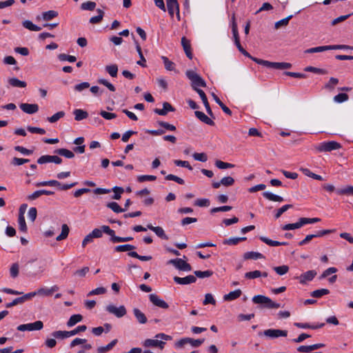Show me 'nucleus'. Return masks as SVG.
<instances>
[{
	"label": "nucleus",
	"mask_w": 353,
	"mask_h": 353,
	"mask_svg": "<svg viewBox=\"0 0 353 353\" xmlns=\"http://www.w3.org/2000/svg\"><path fill=\"white\" fill-rule=\"evenodd\" d=\"M170 339V336L163 333H159L155 336V339H148L145 340L143 342V345L146 347H159L161 350H162L165 345V342L163 341V340L168 341Z\"/></svg>",
	"instance_id": "obj_1"
},
{
	"label": "nucleus",
	"mask_w": 353,
	"mask_h": 353,
	"mask_svg": "<svg viewBox=\"0 0 353 353\" xmlns=\"http://www.w3.org/2000/svg\"><path fill=\"white\" fill-rule=\"evenodd\" d=\"M204 339H194L192 338H183L174 343V347L176 349H185L186 345H190L192 347H198L204 342Z\"/></svg>",
	"instance_id": "obj_2"
},
{
	"label": "nucleus",
	"mask_w": 353,
	"mask_h": 353,
	"mask_svg": "<svg viewBox=\"0 0 353 353\" xmlns=\"http://www.w3.org/2000/svg\"><path fill=\"white\" fill-rule=\"evenodd\" d=\"M77 184V182H74L70 184H64L62 185L59 181L57 180H50V181H44L37 182L34 183L36 187H42V186H55L59 188L61 190H67L73 187H74Z\"/></svg>",
	"instance_id": "obj_3"
},
{
	"label": "nucleus",
	"mask_w": 353,
	"mask_h": 353,
	"mask_svg": "<svg viewBox=\"0 0 353 353\" xmlns=\"http://www.w3.org/2000/svg\"><path fill=\"white\" fill-rule=\"evenodd\" d=\"M341 148V144L334 141L321 142L314 146L315 150L319 152H331Z\"/></svg>",
	"instance_id": "obj_4"
},
{
	"label": "nucleus",
	"mask_w": 353,
	"mask_h": 353,
	"mask_svg": "<svg viewBox=\"0 0 353 353\" xmlns=\"http://www.w3.org/2000/svg\"><path fill=\"white\" fill-rule=\"evenodd\" d=\"M252 301L255 304L264 305L265 307L269 309L279 308L281 307L279 303L274 302L271 299L264 295H256L252 297Z\"/></svg>",
	"instance_id": "obj_5"
},
{
	"label": "nucleus",
	"mask_w": 353,
	"mask_h": 353,
	"mask_svg": "<svg viewBox=\"0 0 353 353\" xmlns=\"http://www.w3.org/2000/svg\"><path fill=\"white\" fill-rule=\"evenodd\" d=\"M186 77L191 81L192 88L196 90L198 87H205L206 83L201 77L193 70H187Z\"/></svg>",
	"instance_id": "obj_6"
},
{
	"label": "nucleus",
	"mask_w": 353,
	"mask_h": 353,
	"mask_svg": "<svg viewBox=\"0 0 353 353\" xmlns=\"http://www.w3.org/2000/svg\"><path fill=\"white\" fill-rule=\"evenodd\" d=\"M104 233L110 236V241L112 243L128 242L133 240L132 236L120 237L115 235V232L108 225L102 226Z\"/></svg>",
	"instance_id": "obj_7"
},
{
	"label": "nucleus",
	"mask_w": 353,
	"mask_h": 353,
	"mask_svg": "<svg viewBox=\"0 0 353 353\" xmlns=\"http://www.w3.org/2000/svg\"><path fill=\"white\" fill-rule=\"evenodd\" d=\"M43 327V323L41 321H37L34 323L19 325L17 329L21 332L39 331Z\"/></svg>",
	"instance_id": "obj_8"
},
{
	"label": "nucleus",
	"mask_w": 353,
	"mask_h": 353,
	"mask_svg": "<svg viewBox=\"0 0 353 353\" xmlns=\"http://www.w3.org/2000/svg\"><path fill=\"white\" fill-rule=\"evenodd\" d=\"M168 264L173 265L176 269L181 271L190 272L192 270L191 265L182 259H170Z\"/></svg>",
	"instance_id": "obj_9"
},
{
	"label": "nucleus",
	"mask_w": 353,
	"mask_h": 353,
	"mask_svg": "<svg viewBox=\"0 0 353 353\" xmlns=\"http://www.w3.org/2000/svg\"><path fill=\"white\" fill-rule=\"evenodd\" d=\"M105 310L108 312L114 314L117 318H121L127 313L126 308L124 305H121L117 307L112 304H110L106 306Z\"/></svg>",
	"instance_id": "obj_10"
},
{
	"label": "nucleus",
	"mask_w": 353,
	"mask_h": 353,
	"mask_svg": "<svg viewBox=\"0 0 353 353\" xmlns=\"http://www.w3.org/2000/svg\"><path fill=\"white\" fill-rule=\"evenodd\" d=\"M263 335L270 339H276L281 336L285 337L288 335V331L278 329H268L263 331Z\"/></svg>",
	"instance_id": "obj_11"
},
{
	"label": "nucleus",
	"mask_w": 353,
	"mask_h": 353,
	"mask_svg": "<svg viewBox=\"0 0 353 353\" xmlns=\"http://www.w3.org/2000/svg\"><path fill=\"white\" fill-rule=\"evenodd\" d=\"M37 163L43 164L47 163H54L56 164H61L62 159L58 156L43 155L37 159Z\"/></svg>",
	"instance_id": "obj_12"
},
{
	"label": "nucleus",
	"mask_w": 353,
	"mask_h": 353,
	"mask_svg": "<svg viewBox=\"0 0 353 353\" xmlns=\"http://www.w3.org/2000/svg\"><path fill=\"white\" fill-rule=\"evenodd\" d=\"M149 299L153 305L159 307L168 309L169 307L168 304L163 299H160V297L156 294H150L149 295Z\"/></svg>",
	"instance_id": "obj_13"
},
{
	"label": "nucleus",
	"mask_w": 353,
	"mask_h": 353,
	"mask_svg": "<svg viewBox=\"0 0 353 353\" xmlns=\"http://www.w3.org/2000/svg\"><path fill=\"white\" fill-rule=\"evenodd\" d=\"M316 274L315 270H309L301 274L297 277V279H299L300 283L305 284L307 282L312 281Z\"/></svg>",
	"instance_id": "obj_14"
},
{
	"label": "nucleus",
	"mask_w": 353,
	"mask_h": 353,
	"mask_svg": "<svg viewBox=\"0 0 353 353\" xmlns=\"http://www.w3.org/2000/svg\"><path fill=\"white\" fill-rule=\"evenodd\" d=\"M173 279L175 283L179 285H188L194 283L196 281V278L194 275H188L183 278L174 276Z\"/></svg>",
	"instance_id": "obj_15"
},
{
	"label": "nucleus",
	"mask_w": 353,
	"mask_h": 353,
	"mask_svg": "<svg viewBox=\"0 0 353 353\" xmlns=\"http://www.w3.org/2000/svg\"><path fill=\"white\" fill-rule=\"evenodd\" d=\"M19 107L25 113L30 114H34L39 110V105L36 103H21Z\"/></svg>",
	"instance_id": "obj_16"
},
{
	"label": "nucleus",
	"mask_w": 353,
	"mask_h": 353,
	"mask_svg": "<svg viewBox=\"0 0 353 353\" xmlns=\"http://www.w3.org/2000/svg\"><path fill=\"white\" fill-rule=\"evenodd\" d=\"M167 8L169 14L172 17L175 11L179 19V8L177 0H167Z\"/></svg>",
	"instance_id": "obj_17"
},
{
	"label": "nucleus",
	"mask_w": 353,
	"mask_h": 353,
	"mask_svg": "<svg viewBox=\"0 0 353 353\" xmlns=\"http://www.w3.org/2000/svg\"><path fill=\"white\" fill-rule=\"evenodd\" d=\"M59 290V288L58 285H54L52 286L50 288H41L38 289L37 292V294L39 296H49L52 294L53 292H57Z\"/></svg>",
	"instance_id": "obj_18"
},
{
	"label": "nucleus",
	"mask_w": 353,
	"mask_h": 353,
	"mask_svg": "<svg viewBox=\"0 0 353 353\" xmlns=\"http://www.w3.org/2000/svg\"><path fill=\"white\" fill-rule=\"evenodd\" d=\"M174 110L175 109L170 103L164 102L163 103L162 109L156 108L154 110V112L159 115L165 116L168 113V112H174Z\"/></svg>",
	"instance_id": "obj_19"
},
{
	"label": "nucleus",
	"mask_w": 353,
	"mask_h": 353,
	"mask_svg": "<svg viewBox=\"0 0 353 353\" xmlns=\"http://www.w3.org/2000/svg\"><path fill=\"white\" fill-rule=\"evenodd\" d=\"M54 192L47 190H39L34 192L32 194H29L27 196V199L29 201H33L38 199L41 195H53Z\"/></svg>",
	"instance_id": "obj_20"
},
{
	"label": "nucleus",
	"mask_w": 353,
	"mask_h": 353,
	"mask_svg": "<svg viewBox=\"0 0 353 353\" xmlns=\"http://www.w3.org/2000/svg\"><path fill=\"white\" fill-rule=\"evenodd\" d=\"M325 347L324 343H316L310 345H301L297 348L299 352H309Z\"/></svg>",
	"instance_id": "obj_21"
},
{
	"label": "nucleus",
	"mask_w": 353,
	"mask_h": 353,
	"mask_svg": "<svg viewBox=\"0 0 353 353\" xmlns=\"http://www.w3.org/2000/svg\"><path fill=\"white\" fill-rule=\"evenodd\" d=\"M147 228L153 231L157 236L161 239L168 240V236L165 234L164 230L159 226L154 227L152 224H148Z\"/></svg>",
	"instance_id": "obj_22"
},
{
	"label": "nucleus",
	"mask_w": 353,
	"mask_h": 353,
	"mask_svg": "<svg viewBox=\"0 0 353 353\" xmlns=\"http://www.w3.org/2000/svg\"><path fill=\"white\" fill-rule=\"evenodd\" d=\"M194 114L196 117L199 119L203 123L213 126L214 125V122L212 119H210L209 117H208L205 113L201 111H195Z\"/></svg>",
	"instance_id": "obj_23"
},
{
	"label": "nucleus",
	"mask_w": 353,
	"mask_h": 353,
	"mask_svg": "<svg viewBox=\"0 0 353 353\" xmlns=\"http://www.w3.org/2000/svg\"><path fill=\"white\" fill-rule=\"evenodd\" d=\"M181 45L183 46V48L185 51L186 56L191 59L192 58V53L191 52V46L190 41L188 40L185 37H183L181 38Z\"/></svg>",
	"instance_id": "obj_24"
},
{
	"label": "nucleus",
	"mask_w": 353,
	"mask_h": 353,
	"mask_svg": "<svg viewBox=\"0 0 353 353\" xmlns=\"http://www.w3.org/2000/svg\"><path fill=\"white\" fill-rule=\"evenodd\" d=\"M242 294V291L240 289L235 290L234 291L230 292V293L223 296V300L225 301H234Z\"/></svg>",
	"instance_id": "obj_25"
},
{
	"label": "nucleus",
	"mask_w": 353,
	"mask_h": 353,
	"mask_svg": "<svg viewBox=\"0 0 353 353\" xmlns=\"http://www.w3.org/2000/svg\"><path fill=\"white\" fill-rule=\"evenodd\" d=\"M133 314L137 321L141 324H145L147 323L148 319L145 315L138 308L133 309Z\"/></svg>",
	"instance_id": "obj_26"
},
{
	"label": "nucleus",
	"mask_w": 353,
	"mask_h": 353,
	"mask_svg": "<svg viewBox=\"0 0 353 353\" xmlns=\"http://www.w3.org/2000/svg\"><path fill=\"white\" fill-rule=\"evenodd\" d=\"M117 342V339H114L107 345L99 347L97 349V353H106L110 351L116 345Z\"/></svg>",
	"instance_id": "obj_27"
},
{
	"label": "nucleus",
	"mask_w": 353,
	"mask_h": 353,
	"mask_svg": "<svg viewBox=\"0 0 353 353\" xmlns=\"http://www.w3.org/2000/svg\"><path fill=\"white\" fill-rule=\"evenodd\" d=\"M243 258L245 260H248V259L257 260L259 259H264L265 256L260 252H248L244 254Z\"/></svg>",
	"instance_id": "obj_28"
},
{
	"label": "nucleus",
	"mask_w": 353,
	"mask_h": 353,
	"mask_svg": "<svg viewBox=\"0 0 353 353\" xmlns=\"http://www.w3.org/2000/svg\"><path fill=\"white\" fill-rule=\"evenodd\" d=\"M74 119L77 121L86 119L88 117V113L81 109H75L73 112Z\"/></svg>",
	"instance_id": "obj_29"
},
{
	"label": "nucleus",
	"mask_w": 353,
	"mask_h": 353,
	"mask_svg": "<svg viewBox=\"0 0 353 353\" xmlns=\"http://www.w3.org/2000/svg\"><path fill=\"white\" fill-rule=\"evenodd\" d=\"M8 83L11 86L14 88H26L27 85L26 81H21L15 77L9 79Z\"/></svg>",
	"instance_id": "obj_30"
},
{
	"label": "nucleus",
	"mask_w": 353,
	"mask_h": 353,
	"mask_svg": "<svg viewBox=\"0 0 353 353\" xmlns=\"http://www.w3.org/2000/svg\"><path fill=\"white\" fill-rule=\"evenodd\" d=\"M303 225V219H299V221L294 223H288L282 227L283 230H295L301 228Z\"/></svg>",
	"instance_id": "obj_31"
},
{
	"label": "nucleus",
	"mask_w": 353,
	"mask_h": 353,
	"mask_svg": "<svg viewBox=\"0 0 353 353\" xmlns=\"http://www.w3.org/2000/svg\"><path fill=\"white\" fill-rule=\"evenodd\" d=\"M260 239L263 242H264L265 243H266L267 245H268L270 246L286 245L288 244L287 242H280V241H273V240H271L265 236H261Z\"/></svg>",
	"instance_id": "obj_32"
},
{
	"label": "nucleus",
	"mask_w": 353,
	"mask_h": 353,
	"mask_svg": "<svg viewBox=\"0 0 353 353\" xmlns=\"http://www.w3.org/2000/svg\"><path fill=\"white\" fill-rule=\"evenodd\" d=\"M45 263L43 261H39L37 264V268L33 270V271L30 272V276H35L36 275L39 274H41L45 270Z\"/></svg>",
	"instance_id": "obj_33"
},
{
	"label": "nucleus",
	"mask_w": 353,
	"mask_h": 353,
	"mask_svg": "<svg viewBox=\"0 0 353 353\" xmlns=\"http://www.w3.org/2000/svg\"><path fill=\"white\" fill-rule=\"evenodd\" d=\"M263 196L265 199H267L270 201H272L282 202L284 201V199L282 196L276 195V194L269 192H264L263 193Z\"/></svg>",
	"instance_id": "obj_34"
},
{
	"label": "nucleus",
	"mask_w": 353,
	"mask_h": 353,
	"mask_svg": "<svg viewBox=\"0 0 353 353\" xmlns=\"http://www.w3.org/2000/svg\"><path fill=\"white\" fill-rule=\"evenodd\" d=\"M83 316L81 314H73L72 315L67 322V326L70 327L76 325L77 323L81 321Z\"/></svg>",
	"instance_id": "obj_35"
},
{
	"label": "nucleus",
	"mask_w": 353,
	"mask_h": 353,
	"mask_svg": "<svg viewBox=\"0 0 353 353\" xmlns=\"http://www.w3.org/2000/svg\"><path fill=\"white\" fill-rule=\"evenodd\" d=\"M23 26L31 31H40L41 30V28L34 24L32 21L29 20H25L22 22Z\"/></svg>",
	"instance_id": "obj_36"
},
{
	"label": "nucleus",
	"mask_w": 353,
	"mask_h": 353,
	"mask_svg": "<svg viewBox=\"0 0 353 353\" xmlns=\"http://www.w3.org/2000/svg\"><path fill=\"white\" fill-rule=\"evenodd\" d=\"M54 152L68 159H72L74 157L73 152L65 148L57 149Z\"/></svg>",
	"instance_id": "obj_37"
},
{
	"label": "nucleus",
	"mask_w": 353,
	"mask_h": 353,
	"mask_svg": "<svg viewBox=\"0 0 353 353\" xmlns=\"http://www.w3.org/2000/svg\"><path fill=\"white\" fill-rule=\"evenodd\" d=\"M51 335L57 339H64L70 337L69 331L58 330L52 332Z\"/></svg>",
	"instance_id": "obj_38"
},
{
	"label": "nucleus",
	"mask_w": 353,
	"mask_h": 353,
	"mask_svg": "<svg viewBox=\"0 0 353 353\" xmlns=\"http://www.w3.org/2000/svg\"><path fill=\"white\" fill-rule=\"evenodd\" d=\"M69 231V227L66 224H63L61 227V232L58 236H57L56 240L60 241L66 239L68 236Z\"/></svg>",
	"instance_id": "obj_39"
},
{
	"label": "nucleus",
	"mask_w": 353,
	"mask_h": 353,
	"mask_svg": "<svg viewBox=\"0 0 353 353\" xmlns=\"http://www.w3.org/2000/svg\"><path fill=\"white\" fill-rule=\"evenodd\" d=\"M161 59L164 63L165 68L168 71H174L175 70V63L168 59V57L165 56L161 57Z\"/></svg>",
	"instance_id": "obj_40"
},
{
	"label": "nucleus",
	"mask_w": 353,
	"mask_h": 353,
	"mask_svg": "<svg viewBox=\"0 0 353 353\" xmlns=\"http://www.w3.org/2000/svg\"><path fill=\"white\" fill-rule=\"evenodd\" d=\"M136 248L135 246L130 245V244H125V245H117L114 248V251L117 252H127V251H131L134 250Z\"/></svg>",
	"instance_id": "obj_41"
},
{
	"label": "nucleus",
	"mask_w": 353,
	"mask_h": 353,
	"mask_svg": "<svg viewBox=\"0 0 353 353\" xmlns=\"http://www.w3.org/2000/svg\"><path fill=\"white\" fill-rule=\"evenodd\" d=\"M330 46H318L307 49L305 53H316L330 50Z\"/></svg>",
	"instance_id": "obj_42"
},
{
	"label": "nucleus",
	"mask_w": 353,
	"mask_h": 353,
	"mask_svg": "<svg viewBox=\"0 0 353 353\" xmlns=\"http://www.w3.org/2000/svg\"><path fill=\"white\" fill-rule=\"evenodd\" d=\"M136 49H137V51L140 57V60L138 61L137 62V63L142 67H146V65H145L146 60L143 55V53L141 51V48L140 45L139 43H137V42H136Z\"/></svg>",
	"instance_id": "obj_43"
},
{
	"label": "nucleus",
	"mask_w": 353,
	"mask_h": 353,
	"mask_svg": "<svg viewBox=\"0 0 353 353\" xmlns=\"http://www.w3.org/2000/svg\"><path fill=\"white\" fill-rule=\"evenodd\" d=\"M336 192L339 195H353V186H347L343 188L337 189Z\"/></svg>",
	"instance_id": "obj_44"
},
{
	"label": "nucleus",
	"mask_w": 353,
	"mask_h": 353,
	"mask_svg": "<svg viewBox=\"0 0 353 353\" xmlns=\"http://www.w3.org/2000/svg\"><path fill=\"white\" fill-rule=\"evenodd\" d=\"M246 237H233L225 239L223 243L225 245H236L239 242L246 240Z\"/></svg>",
	"instance_id": "obj_45"
},
{
	"label": "nucleus",
	"mask_w": 353,
	"mask_h": 353,
	"mask_svg": "<svg viewBox=\"0 0 353 353\" xmlns=\"http://www.w3.org/2000/svg\"><path fill=\"white\" fill-rule=\"evenodd\" d=\"M58 16V12L54 10H48L42 13V18L44 21H50Z\"/></svg>",
	"instance_id": "obj_46"
},
{
	"label": "nucleus",
	"mask_w": 353,
	"mask_h": 353,
	"mask_svg": "<svg viewBox=\"0 0 353 353\" xmlns=\"http://www.w3.org/2000/svg\"><path fill=\"white\" fill-rule=\"evenodd\" d=\"M98 15L92 17L90 19V23L92 24H96L100 23L103 17L104 12L101 9H97Z\"/></svg>",
	"instance_id": "obj_47"
},
{
	"label": "nucleus",
	"mask_w": 353,
	"mask_h": 353,
	"mask_svg": "<svg viewBox=\"0 0 353 353\" xmlns=\"http://www.w3.org/2000/svg\"><path fill=\"white\" fill-rule=\"evenodd\" d=\"M302 171V172L309 176V177H311L314 179H316V180H319V181H323V178L321 176V175H319V174H314L313 172H312L309 169L307 168H301V170Z\"/></svg>",
	"instance_id": "obj_48"
},
{
	"label": "nucleus",
	"mask_w": 353,
	"mask_h": 353,
	"mask_svg": "<svg viewBox=\"0 0 353 353\" xmlns=\"http://www.w3.org/2000/svg\"><path fill=\"white\" fill-rule=\"evenodd\" d=\"M252 60H253L254 62L259 65H264L268 68H274V62H271L269 61H265L263 59H260L255 57H252Z\"/></svg>",
	"instance_id": "obj_49"
},
{
	"label": "nucleus",
	"mask_w": 353,
	"mask_h": 353,
	"mask_svg": "<svg viewBox=\"0 0 353 353\" xmlns=\"http://www.w3.org/2000/svg\"><path fill=\"white\" fill-rule=\"evenodd\" d=\"M105 70L111 77H116L118 72V66L116 64L106 65Z\"/></svg>",
	"instance_id": "obj_50"
},
{
	"label": "nucleus",
	"mask_w": 353,
	"mask_h": 353,
	"mask_svg": "<svg viewBox=\"0 0 353 353\" xmlns=\"http://www.w3.org/2000/svg\"><path fill=\"white\" fill-rule=\"evenodd\" d=\"M330 293V290L327 289H319L316 290L311 292V296L314 298H321V296L328 294Z\"/></svg>",
	"instance_id": "obj_51"
},
{
	"label": "nucleus",
	"mask_w": 353,
	"mask_h": 353,
	"mask_svg": "<svg viewBox=\"0 0 353 353\" xmlns=\"http://www.w3.org/2000/svg\"><path fill=\"white\" fill-rule=\"evenodd\" d=\"M107 207L111 209L113 212L116 213H121L125 211V209H123L120 207V205L116 202H110L107 204Z\"/></svg>",
	"instance_id": "obj_52"
},
{
	"label": "nucleus",
	"mask_w": 353,
	"mask_h": 353,
	"mask_svg": "<svg viewBox=\"0 0 353 353\" xmlns=\"http://www.w3.org/2000/svg\"><path fill=\"white\" fill-rule=\"evenodd\" d=\"M18 223H19V229L21 232H26L27 231V225L26 223L24 215L19 214Z\"/></svg>",
	"instance_id": "obj_53"
},
{
	"label": "nucleus",
	"mask_w": 353,
	"mask_h": 353,
	"mask_svg": "<svg viewBox=\"0 0 353 353\" xmlns=\"http://www.w3.org/2000/svg\"><path fill=\"white\" fill-rule=\"evenodd\" d=\"M194 275L200 279L208 278L211 276L213 274V272L211 270H205V271H200L196 270L194 271Z\"/></svg>",
	"instance_id": "obj_54"
},
{
	"label": "nucleus",
	"mask_w": 353,
	"mask_h": 353,
	"mask_svg": "<svg viewBox=\"0 0 353 353\" xmlns=\"http://www.w3.org/2000/svg\"><path fill=\"white\" fill-rule=\"evenodd\" d=\"M293 17V15H289L288 17L278 21L274 24V28L279 29L281 26H286L289 23V21Z\"/></svg>",
	"instance_id": "obj_55"
},
{
	"label": "nucleus",
	"mask_w": 353,
	"mask_h": 353,
	"mask_svg": "<svg viewBox=\"0 0 353 353\" xmlns=\"http://www.w3.org/2000/svg\"><path fill=\"white\" fill-rule=\"evenodd\" d=\"M128 255L131 257L138 259L143 261H148L152 259V256H141L138 254L137 252H130L128 253Z\"/></svg>",
	"instance_id": "obj_56"
},
{
	"label": "nucleus",
	"mask_w": 353,
	"mask_h": 353,
	"mask_svg": "<svg viewBox=\"0 0 353 353\" xmlns=\"http://www.w3.org/2000/svg\"><path fill=\"white\" fill-rule=\"evenodd\" d=\"M58 59L61 61H69L70 63H73L74 61H76L77 60V58L76 57L74 56H72V55H68V54H60L58 55Z\"/></svg>",
	"instance_id": "obj_57"
},
{
	"label": "nucleus",
	"mask_w": 353,
	"mask_h": 353,
	"mask_svg": "<svg viewBox=\"0 0 353 353\" xmlns=\"http://www.w3.org/2000/svg\"><path fill=\"white\" fill-rule=\"evenodd\" d=\"M96 7V3L94 1H86L81 4V8L83 10H94Z\"/></svg>",
	"instance_id": "obj_58"
},
{
	"label": "nucleus",
	"mask_w": 353,
	"mask_h": 353,
	"mask_svg": "<svg viewBox=\"0 0 353 353\" xmlns=\"http://www.w3.org/2000/svg\"><path fill=\"white\" fill-rule=\"evenodd\" d=\"M111 191H113L114 194L112 196L113 199L119 200L121 199V194L123 193L124 190L121 187L114 186Z\"/></svg>",
	"instance_id": "obj_59"
},
{
	"label": "nucleus",
	"mask_w": 353,
	"mask_h": 353,
	"mask_svg": "<svg viewBox=\"0 0 353 353\" xmlns=\"http://www.w3.org/2000/svg\"><path fill=\"white\" fill-rule=\"evenodd\" d=\"M215 165L219 169H228V168H232L234 167V164L223 162L221 160L216 161Z\"/></svg>",
	"instance_id": "obj_60"
},
{
	"label": "nucleus",
	"mask_w": 353,
	"mask_h": 353,
	"mask_svg": "<svg viewBox=\"0 0 353 353\" xmlns=\"http://www.w3.org/2000/svg\"><path fill=\"white\" fill-rule=\"evenodd\" d=\"M292 68V64L286 62H274V69L276 70H285Z\"/></svg>",
	"instance_id": "obj_61"
},
{
	"label": "nucleus",
	"mask_w": 353,
	"mask_h": 353,
	"mask_svg": "<svg viewBox=\"0 0 353 353\" xmlns=\"http://www.w3.org/2000/svg\"><path fill=\"white\" fill-rule=\"evenodd\" d=\"M292 208V205L290 204H287L283 205L281 208L277 210V211L275 213V218L279 219L285 212H286L288 210Z\"/></svg>",
	"instance_id": "obj_62"
},
{
	"label": "nucleus",
	"mask_w": 353,
	"mask_h": 353,
	"mask_svg": "<svg viewBox=\"0 0 353 353\" xmlns=\"http://www.w3.org/2000/svg\"><path fill=\"white\" fill-rule=\"evenodd\" d=\"M65 115V112L63 111H60L54 114H53L52 117H50L48 118V121L50 123H55L61 118L63 117Z\"/></svg>",
	"instance_id": "obj_63"
},
{
	"label": "nucleus",
	"mask_w": 353,
	"mask_h": 353,
	"mask_svg": "<svg viewBox=\"0 0 353 353\" xmlns=\"http://www.w3.org/2000/svg\"><path fill=\"white\" fill-rule=\"evenodd\" d=\"M260 276H261V272L259 270L248 272L245 274V277L248 279H254Z\"/></svg>",
	"instance_id": "obj_64"
}]
</instances>
